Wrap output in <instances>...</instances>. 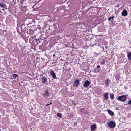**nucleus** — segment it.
I'll use <instances>...</instances> for the list:
<instances>
[{
  "label": "nucleus",
  "instance_id": "obj_19",
  "mask_svg": "<svg viewBox=\"0 0 131 131\" xmlns=\"http://www.w3.org/2000/svg\"><path fill=\"white\" fill-rule=\"evenodd\" d=\"M40 39L41 40V38H40ZM35 39L36 40V41L37 42V43L38 42H40V39L39 38H38V39Z\"/></svg>",
  "mask_w": 131,
  "mask_h": 131
},
{
  "label": "nucleus",
  "instance_id": "obj_6",
  "mask_svg": "<svg viewBox=\"0 0 131 131\" xmlns=\"http://www.w3.org/2000/svg\"><path fill=\"white\" fill-rule=\"evenodd\" d=\"M50 95V93L48 91V90H46L45 91V92L43 94V96H44L48 97Z\"/></svg>",
  "mask_w": 131,
  "mask_h": 131
},
{
  "label": "nucleus",
  "instance_id": "obj_14",
  "mask_svg": "<svg viewBox=\"0 0 131 131\" xmlns=\"http://www.w3.org/2000/svg\"><path fill=\"white\" fill-rule=\"evenodd\" d=\"M47 81V79L46 78L43 77L42 79V82L43 83H44L45 82H46Z\"/></svg>",
  "mask_w": 131,
  "mask_h": 131
},
{
  "label": "nucleus",
  "instance_id": "obj_15",
  "mask_svg": "<svg viewBox=\"0 0 131 131\" xmlns=\"http://www.w3.org/2000/svg\"><path fill=\"white\" fill-rule=\"evenodd\" d=\"M100 71V69L97 68L95 69L93 71V72L94 73H97L99 72Z\"/></svg>",
  "mask_w": 131,
  "mask_h": 131
},
{
  "label": "nucleus",
  "instance_id": "obj_24",
  "mask_svg": "<svg viewBox=\"0 0 131 131\" xmlns=\"http://www.w3.org/2000/svg\"><path fill=\"white\" fill-rule=\"evenodd\" d=\"M100 67V66L99 65H98L97 66V68H99Z\"/></svg>",
  "mask_w": 131,
  "mask_h": 131
},
{
  "label": "nucleus",
  "instance_id": "obj_22",
  "mask_svg": "<svg viewBox=\"0 0 131 131\" xmlns=\"http://www.w3.org/2000/svg\"><path fill=\"white\" fill-rule=\"evenodd\" d=\"M68 117L69 118H71L73 117L72 114L71 113L69 116Z\"/></svg>",
  "mask_w": 131,
  "mask_h": 131
},
{
  "label": "nucleus",
  "instance_id": "obj_3",
  "mask_svg": "<svg viewBox=\"0 0 131 131\" xmlns=\"http://www.w3.org/2000/svg\"><path fill=\"white\" fill-rule=\"evenodd\" d=\"M80 80L78 79H76L74 82L73 86L75 87H78L79 86Z\"/></svg>",
  "mask_w": 131,
  "mask_h": 131
},
{
  "label": "nucleus",
  "instance_id": "obj_7",
  "mask_svg": "<svg viewBox=\"0 0 131 131\" xmlns=\"http://www.w3.org/2000/svg\"><path fill=\"white\" fill-rule=\"evenodd\" d=\"M90 84V82L88 80H86L83 84V86L84 87H88Z\"/></svg>",
  "mask_w": 131,
  "mask_h": 131
},
{
  "label": "nucleus",
  "instance_id": "obj_25",
  "mask_svg": "<svg viewBox=\"0 0 131 131\" xmlns=\"http://www.w3.org/2000/svg\"><path fill=\"white\" fill-rule=\"evenodd\" d=\"M105 47L106 48H108V47L107 46H105Z\"/></svg>",
  "mask_w": 131,
  "mask_h": 131
},
{
  "label": "nucleus",
  "instance_id": "obj_5",
  "mask_svg": "<svg viewBox=\"0 0 131 131\" xmlns=\"http://www.w3.org/2000/svg\"><path fill=\"white\" fill-rule=\"evenodd\" d=\"M50 74L53 77L54 79H57L54 72L53 70H51L50 72Z\"/></svg>",
  "mask_w": 131,
  "mask_h": 131
},
{
  "label": "nucleus",
  "instance_id": "obj_17",
  "mask_svg": "<svg viewBox=\"0 0 131 131\" xmlns=\"http://www.w3.org/2000/svg\"><path fill=\"white\" fill-rule=\"evenodd\" d=\"M114 94H112L110 95V98L113 100L114 98Z\"/></svg>",
  "mask_w": 131,
  "mask_h": 131
},
{
  "label": "nucleus",
  "instance_id": "obj_9",
  "mask_svg": "<svg viewBox=\"0 0 131 131\" xmlns=\"http://www.w3.org/2000/svg\"><path fill=\"white\" fill-rule=\"evenodd\" d=\"M96 125L95 124H94L91 126V130L92 131H93L95 130L96 128Z\"/></svg>",
  "mask_w": 131,
  "mask_h": 131
},
{
  "label": "nucleus",
  "instance_id": "obj_29",
  "mask_svg": "<svg viewBox=\"0 0 131 131\" xmlns=\"http://www.w3.org/2000/svg\"><path fill=\"white\" fill-rule=\"evenodd\" d=\"M53 57H55V54H53Z\"/></svg>",
  "mask_w": 131,
  "mask_h": 131
},
{
  "label": "nucleus",
  "instance_id": "obj_11",
  "mask_svg": "<svg viewBox=\"0 0 131 131\" xmlns=\"http://www.w3.org/2000/svg\"><path fill=\"white\" fill-rule=\"evenodd\" d=\"M108 93H104V97L105 100H106L108 98Z\"/></svg>",
  "mask_w": 131,
  "mask_h": 131
},
{
  "label": "nucleus",
  "instance_id": "obj_31",
  "mask_svg": "<svg viewBox=\"0 0 131 131\" xmlns=\"http://www.w3.org/2000/svg\"><path fill=\"white\" fill-rule=\"evenodd\" d=\"M2 13V12L0 9V13Z\"/></svg>",
  "mask_w": 131,
  "mask_h": 131
},
{
  "label": "nucleus",
  "instance_id": "obj_28",
  "mask_svg": "<svg viewBox=\"0 0 131 131\" xmlns=\"http://www.w3.org/2000/svg\"><path fill=\"white\" fill-rule=\"evenodd\" d=\"M49 104H47V105H46V106H49Z\"/></svg>",
  "mask_w": 131,
  "mask_h": 131
},
{
  "label": "nucleus",
  "instance_id": "obj_10",
  "mask_svg": "<svg viewBox=\"0 0 131 131\" xmlns=\"http://www.w3.org/2000/svg\"><path fill=\"white\" fill-rule=\"evenodd\" d=\"M0 7L1 8H6V6L5 3H0Z\"/></svg>",
  "mask_w": 131,
  "mask_h": 131
},
{
  "label": "nucleus",
  "instance_id": "obj_23",
  "mask_svg": "<svg viewBox=\"0 0 131 131\" xmlns=\"http://www.w3.org/2000/svg\"><path fill=\"white\" fill-rule=\"evenodd\" d=\"M128 103L129 104L131 105V100L129 101Z\"/></svg>",
  "mask_w": 131,
  "mask_h": 131
},
{
  "label": "nucleus",
  "instance_id": "obj_30",
  "mask_svg": "<svg viewBox=\"0 0 131 131\" xmlns=\"http://www.w3.org/2000/svg\"><path fill=\"white\" fill-rule=\"evenodd\" d=\"M2 10L3 11H4V9H2Z\"/></svg>",
  "mask_w": 131,
  "mask_h": 131
},
{
  "label": "nucleus",
  "instance_id": "obj_18",
  "mask_svg": "<svg viewBox=\"0 0 131 131\" xmlns=\"http://www.w3.org/2000/svg\"><path fill=\"white\" fill-rule=\"evenodd\" d=\"M57 116L58 117L61 118L62 117L61 114L59 113H57Z\"/></svg>",
  "mask_w": 131,
  "mask_h": 131
},
{
  "label": "nucleus",
  "instance_id": "obj_16",
  "mask_svg": "<svg viewBox=\"0 0 131 131\" xmlns=\"http://www.w3.org/2000/svg\"><path fill=\"white\" fill-rule=\"evenodd\" d=\"M114 16H112V17H110L108 18V20L111 21H112L114 20Z\"/></svg>",
  "mask_w": 131,
  "mask_h": 131
},
{
  "label": "nucleus",
  "instance_id": "obj_12",
  "mask_svg": "<svg viewBox=\"0 0 131 131\" xmlns=\"http://www.w3.org/2000/svg\"><path fill=\"white\" fill-rule=\"evenodd\" d=\"M127 57L129 60L131 61V52H129L127 55Z\"/></svg>",
  "mask_w": 131,
  "mask_h": 131
},
{
  "label": "nucleus",
  "instance_id": "obj_32",
  "mask_svg": "<svg viewBox=\"0 0 131 131\" xmlns=\"http://www.w3.org/2000/svg\"><path fill=\"white\" fill-rule=\"evenodd\" d=\"M20 28H21V27Z\"/></svg>",
  "mask_w": 131,
  "mask_h": 131
},
{
  "label": "nucleus",
  "instance_id": "obj_13",
  "mask_svg": "<svg viewBox=\"0 0 131 131\" xmlns=\"http://www.w3.org/2000/svg\"><path fill=\"white\" fill-rule=\"evenodd\" d=\"M108 113L111 116L113 115L114 114V112L112 111L111 110H109L108 111Z\"/></svg>",
  "mask_w": 131,
  "mask_h": 131
},
{
  "label": "nucleus",
  "instance_id": "obj_4",
  "mask_svg": "<svg viewBox=\"0 0 131 131\" xmlns=\"http://www.w3.org/2000/svg\"><path fill=\"white\" fill-rule=\"evenodd\" d=\"M127 11L125 9H124L122 11L121 15L122 16L125 17L127 15Z\"/></svg>",
  "mask_w": 131,
  "mask_h": 131
},
{
  "label": "nucleus",
  "instance_id": "obj_27",
  "mask_svg": "<svg viewBox=\"0 0 131 131\" xmlns=\"http://www.w3.org/2000/svg\"><path fill=\"white\" fill-rule=\"evenodd\" d=\"M102 47L103 48V51H104V47Z\"/></svg>",
  "mask_w": 131,
  "mask_h": 131
},
{
  "label": "nucleus",
  "instance_id": "obj_2",
  "mask_svg": "<svg viewBox=\"0 0 131 131\" xmlns=\"http://www.w3.org/2000/svg\"><path fill=\"white\" fill-rule=\"evenodd\" d=\"M108 126L111 128L114 127L116 125L114 122L112 121L108 122Z\"/></svg>",
  "mask_w": 131,
  "mask_h": 131
},
{
  "label": "nucleus",
  "instance_id": "obj_26",
  "mask_svg": "<svg viewBox=\"0 0 131 131\" xmlns=\"http://www.w3.org/2000/svg\"><path fill=\"white\" fill-rule=\"evenodd\" d=\"M52 104V102L51 103H49V105H51V104Z\"/></svg>",
  "mask_w": 131,
  "mask_h": 131
},
{
  "label": "nucleus",
  "instance_id": "obj_21",
  "mask_svg": "<svg viewBox=\"0 0 131 131\" xmlns=\"http://www.w3.org/2000/svg\"><path fill=\"white\" fill-rule=\"evenodd\" d=\"M12 76H13V77L14 78H16L17 77H18V75H17L16 74H14L12 75Z\"/></svg>",
  "mask_w": 131,
  "mask_h": 131
},
{
  "label": "nucleus",
  "instance_id": "obj_8",
  "mask_svg": "<svg viewBox=\"0 0 131 131\" xmlns=\"http://www.w3.org/2000/svg\"><path fill=\"white\" fill-rule=\"evenodd\" d=\"M104 84L105 86H107L109 85V83L110 81L109 79H107L104 81Z\"/></svg>",
  "mask_w": 131,
  "mask_h": 131
},
{
  "label": "nucleus",
  "instance_id": "obj_20",
  "mask_svg": "<svg viewBox=\"0 0 131 131\" xmlns=\"http://www.w3.org/2000/svg\"><path fill=\"white\" fill-rule=\"evenodd\" d=\"M101 64V65L104 64L105 63V62L104 60L100 61Z\"/></svg>",
  "mask_w": 131,
  "mask_h": 131
},
{
  "label": "nucleus",
  "instance_id": "obj_1",
  "mask_svg": "<svg viewBox=\"0 0 131 131\" xmlns=\"http://www.w3.org/2000/svg\"><path fill=\"white\" fill-rule=\"evenodd\" d=\"M117 99L122 102H124L126 99V97L125 95H122L118 96L117 98Z\"/></svg>",
  "mask_w": 131,
  "mask_h": 131
}]
</instances>
